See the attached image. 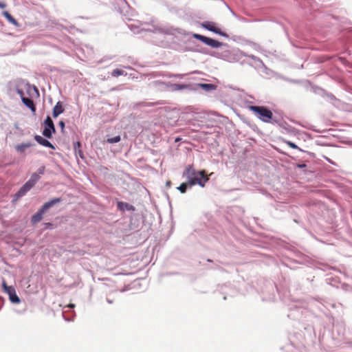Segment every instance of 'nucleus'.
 <instances>
[{"label": "nucleus", "instance_id": "obj_1", "mask_svg": "<svg viewBox=\"0 0 352 352\" xmlns=\"http://www.w3.org/2000/svg\"><path fill=\"white\" fill-rule=\"evenodd\" d=\"M182 175L187 179L189 186L197 184L204 187L209 180V176L206 175L204 170L197 171L192 164L188 165L185 168Z\"/></svg>", "mask_w": 352, "mask_h": 352}, {"label": "nucleus", "instance_id": "obj_2", "mask_svg": "<svg viewBox=\"0 0 352 352\" xmlns=\"http://www.w3.org/2000/svg\"><path fill=\"white\" fill-rule=\"evenodd\" d=\"M249 109L264 122H270L272 118V112L265 107L250 106Z\"/></svg>", "mask_w": 352, "mask_h": 352}, {"label": "nucleus", "instance_id": "obj_3", "mask_svg": "<svg viewBox=\"0 0 352 352\" xmlns=\"http://www.w3.org/2000/svg\"><path fill=\"white\" fill-rule=\"evenodd\" d=\"M60 198H54L44 204L42 208L32 216L31 219L32 223L35 224L41 221L43 219V214L45 213V212L54 206L56 204L60 203Z\"/></svg>", "mask_w": 352, "mask_h": 352}, {"label": "nucleus", "instance_id": "obj_4", "mask_svg": "<svg viewBox=\"0 0 352 352\" xmlns=\"http://www.w3.org/2000/svg\"><path fill=\"white\" fill-rule=\"evenodd\" d=\"M3 291L9 296L10 300L14 304H19L21 300L16 295L15 288L13 286H8L5 280L2 283Z\"/></svg>", "mask_w": 352, "mask_h": 352}, {"label": "nucleus", "instance_id": "obj_5", "mask_svg": "<svg viewBox=\"0 0 352 352\" xmlns=\"http://www.w3.org/2000/svg\"><path fill=\"white\" fill-rule=\"evenodd\" d=\"M193 37L212 48H218L222 45V43L199 34H194Z\"/></svg>", "mask_w": 352, "mask_h": 352}, {"label": "nucleus", "instance_id": "obj_6", "mask_svg": "<svg viewBox=\"0 0 352 352\" xmlns=\"http://www.w3.org/2000/svg\"><path fill=\"white\" fill-rule=\"evenodd\" d=\"M45 129L43 131V135L47 138H51L52 133L56 132V129L52 118L47 116L44 122Z\"/></svg>", "mask_w": 352, "mask_h": 352}, {"label": "nucleus", "instance_id": "obj_7", "mask_svg": "<svg viewBox=\"0 0 352 352\" xmlns=\"http://www.w3.org/2000/svg\"><path fill=\"white\" fill-rule=\"evenodd\" d=\"M202 27L205 29L214 32L216 34L220 35H224V34L221 31V30L215 26V24L212 22L206 21L202 23Z\"/></svg>", "mask_w": 352, "mask_h": 352}, {"label": "nucleus", "instance_id": "obj_8", "mask_svg": "<svg viewBox=\"0 0 352 352\" xmlns=\"http://www.w3.org/2000/svg\"><path fill=\"white\" fill-rule=\"evenodd\" d=\"M34 139L39 144L54 149V146L48 140L44 139L41 136L36 135L34 136Z\"/></svg>", "mask_w": 352, "mask_h": 352}, {"label": "nucleus", "instance_id": "obj_9", "mask_svg": "<svg viewBox=\"0 0 352 352\" xmlns=\"http://www.w3.org/2000/svg\"><path fill=\"white\" fill-rule=\"evenodd\" d=\"M64 108L61 102H58L53 108L52 115L54 118H57L63 113Z\"/></svg>", "mask_w": 352, "mask_h": 352}, {"label": "nucleus", "instance_id": "obj_10", "mask_svg": "<svg viewBox=\"0 0 352 352\" xmlns=\"http://www.w3.org/2000/svg\"><path fill=\"white\" fill-rule=\"evenodd\" d=\"M22 102L26 107H28L32 111V113L36 112V106L32 100L26 97H23Z\"/></svg>", "mask_w": 352, "mask_h": 352}, {"label": "nucleus", "instance_id": "obj_11", "mask_svg": "<svg viewBox=\"0 0 352 352\" xmlns=\"http://www.w3.org/2000/svg\"><path fill=\"white\" fill-rule=\"evenodd\" d=\"M32 188V186L28 182H26L25 184L17 192L16 195L17 196V197H22L27 192H28Z\"/></svg>", "mask_w": 352, "mask_h": 352}, {"label": "nucleus", "instance_id": "obj_12", "mask_svg": "<svg viewBox=\"0 0 352 352\" xmlns=\"http://www.w3.org/2000/svg\"><path fill=\"white\" fill-rule=\"evenodd\" d=\"M2 14L10 23L16 27L19 26L17 21L8 11L3 12Z\"/></svg>", "mask_w": 352, "mask_h": 352}, {"label": "nucleus", "instance_id": "obj_13", "mask_svg": "<svg viewBox=\"0 0 352 352\" xmlns=\"http://www.w3.org/2000/svg\"><path fill=\"white\" fill-rule=\"evenodd\" d=\"M30 146H32L31 143H23L16 145L15 148L18 152L23 153L26 148H30Z\"/></svg>", "mask_w": 352, "mask_h": 352}, {"label": "nucleus", "instance_id": "obj_14", "mask_svg": "<svg viewBox=\"0 0 352 352\" xmlns=\"http://www.w3.org/2000/svg\"><path fill=\"white\" fill-rule=\"evenodd\" d=\"M40 179V176L37 173H33L30 177V179L28 181V182L33 187L35 184Z\"/></svg>", "mask_w": 352, "mask_h": 352}, {"label": "nucleus", "instance_id": "obj_15", "mask_svg": "<svg viewBox=\"0 0 352 352\" xmlns=\"http://www.w3.org/2000/svg\"><path fill=\"white\" fill-rule=\"evenodd\" d=\"M199 86L206 91L214 90L216 88V86L212 84H202V83H201V84H199Z\"/></svg>", "mask_w": 352, "mask_h": 352}, {"label": "nucleus", "instance_id": "obj_16", "mask_svg": "<svg viewBox=\"0 0 352 352\" xmlns=\"http://www.w3.org/2000/svg\"><path fill=\"white\" fill-rule=\"evenodd\" d=\"M121 75H126V73L124 72V70H122L120 69H116L113 70V72L111 73V76L113 77H118L119 76H121Z\"/></svg>", "mask_w": 352, "mask_h": 352}, {"label": "nucleus", "instance_id": "obj_17", "mask_svg": "<svg viewBox=\"0 0 352 352\" xmlns=\"http://www.w3.org/2000/svg\"><path fill=\"white\" fill-rule=\"evenodd\" d=\"M188 184L187 183H182L181 185L177 187V189L180 191L182 193H185L186 192L187 188L188 186Z\"/></svg>", "mask_w": 352, "mask_h": 352}, {"label": "nucleus", "instance_id": "obj_18", "mask_svg": "<svg viewBox=\"0 0 352 352\" xmlns=\"http://www.w3.org/2000/svg\"><path fill=\"white\" fill-rule=\"evenodd\" d=\"M121 140L120 138V135H117L114 138H108L107 140V142L109 143V144H113V143H117L118 142H120Z\"/></svg>", "mask_w": 352, "mask_h": 352}, {"label": "nucleus", "instance_id": "obj_19", "mask_svg": "<svg viewBox=\"0 0 352 352\" xmlns=\"http://www.w3.org/2000/svg\"><path fill=\"white\" fill-rule=\"evenodd\" d=\"M32 90H34L37 94H38V89L35 86L31 87L29 84H28L26 89L27 93L30 94Z\"/></svg>", "mask_w": 352, "mask_h": 352}, {"label": "nucleus", "instance_id": "obj_20", "mask_svg": "<svg viewBox=\"0 0 352 352\" xmlns=\"http://www.w3.org/2000/svg\"><path fill=\"white\" fill-rule=\"evenodd\" d=\"M175 90H182L187 87L186 85L174 84L173 85Z\"/></svg>", "mask_w": 352, "mask_h": 352}, {"label": "nucleus", "instance_id": "obj_21", "mask_svg": "<svg viewBox=\"0 0 352 352\" xmlns=\"http://www.w3.org/2000/svg\"><path fill=\"white\" fill-rule=\"evenodd\" d=\"M287 144L289 147H291V148H294V149H297V148H298V146H297V145H296L294 143H293V142H287Z\"/></svg>", "mask_w": 352, "mask_h": 352}, {"label": "nucleus", "instance_id": "obj_22", "mask_svg": "<svg viewBox=\"0 0 352 352\" xmlns=\"http://www.w3.org/2000/svg\"><path fill=\"white\" fill-rule=\"evenodd\" d=\"M44 171H45V166H41L37 170V174H38V175H43L44 173Z\"/></svg>", "mask_w": 352, "mask_h": 352}, {"label": "nucleus", "instance_id": "obj_23", "mask_svg": "<svg viewBox=\"0 0 352 352\" xmlns=\"http://www.w3.org/2000/svg\"><path fill=\"white\" fill-rule=\"evenodd\" d=\"M16 93L20 96L21 99L23 98V97H25L23 90L20 89H16Z\"/></svg>", "mask_w": 352, "mask_h": 352}, {"label": "nucleus", "instance_id": "obj_24", "mask_svg": "<svg viewBox=\"0 0 352 352\" xmlns=\"http://www.w3.org/2000/svg\"><path fill=\"white\" fill-rule=\"evenodd\" d=\"M58 125L61 128V131L63 133L64 132V129H65V122L63 120H60L58 122Z\"/></svg>", "mask_w": 352, "mask_h": 352}, {"label": "nucleus", "instance_id": "obj_25", "mask_svg": "<svg viewBox=\"0 0 352 352\" xmlns=\"http://www.w3.org/2000/svg\"><path fill=\"white\" fill-rule=\"evenodd\" d=\"M80 146H81V144L79 142H76L74 144V149H75L76 153L77 152V150L80 149Z\"/></svg>", "mask_w": 352, "mask_h": 352}, {"label": "nucleus", "instance_id": "obj_26", "mask_svg": "<svg viewBox=\"0 0 352 352\" xmlns=\"http://www.w3.org/2000/svg\"><path fill=\"white\" fill-rule=\"evenodd\" d=\"M6 7V3L0 2V8H5Z\"/></svg>", "mask_w": 352, "mask_h": 352}, {"label": "nucleus", "instance_id": "obj_27", "mask_svg": "<svg viewBox=\"0 0 352 352\" xmlns=\"http://www.w3.org/2000/svg\"><path fill=\"white\" fill-rule=\"evenodd\" d=\"M46 226L47 228H52L53 227V225L51 223H45Z\"/></svg>", "mask_w": 352, "mask_h": 352}, {"label": "nucleus", "instance_id": "obj_28", "mask_svg": "<svg viewBox=\"0 0 352 352\" xmlns=\"http://www.w3.org/2000/svg\"><path fill=\"white\" fill-rule=\"evenodd\" d=\"M78 153V155H79L81 157H82V151H80V149L77 150L76 153Z\"/></svg>", "mask_w": 352, "mask_h": 352}, {"label": "nucleus", "instance_id": "obj_29", "mask_svg": "<svg viewBox=\"0 0 352 352\" xmlns=\"http://www.w3.org/2000/svg\"><path fill=\"white\" fill-rule=\"evenodd\" d=\"M125 206H126V208L127 209H131V208H133V206H129L128 204H125Z\"/></svg>", "mask_w": 352, "mask_h": 352}, {"label": "nucleus", "instance_id": "obj_30", "mask_svg": "<svg viewBox=\"0 0 352 352\" xmlns=\"http://www.w3.org/2000/svg\"><path fill=\"white\" fill-rule=\"evenodd\" d=\"M170 185H171V182H170V181H168V182H166V186H170Z\"/></svg>", "mask_w": 352, "mask_h": 352}, {"label": "nucleus", "instance_id": "obj_31", "mask_svg": "<svg viewBox=\"0 0 352 352\" xmlns=\"http://www.w3.org/2000/svg\"><path fill=\"white\" fill-rule=\"evenodd\" d=\"M69 307H74V305H73V304H70V305H69Z\"/></svg>", "mask_w": 352, "mask_h": 352}, {"label": "nucleus", "instance_id": "obj_32", "mask_svg": "<svg viewBox=\"0 0 352 352\" xmlns=\"http://www.w3.org/2000/svg\"><path fill=\"white\" fill-rule=\"evenodd\" d=\"M121 204H122V203H121V202H119V203H118V206H120Z\"/></svg>", "mask_w": 352, "mask_h": 352}, {"label": "nucleus", "instance_id": "obj_33", "mask_svg": "<svg viewBox=\"0 0 352 352\" xmlns=\"http://www.w3.org/2000/svg\"><path fill=\"white\" fill-rule=\"evenodd\" d=\"M108 302H109V303H112V301H111V300H108Z\"/></svg>", "mask_w": 352, "mask_h": 352}]
</instances>
